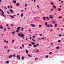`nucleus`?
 <instances>
[{"label": "nucleus", "instance_id": "obj_1", "mask_svg": "<svg viewBox=\"0 0 64 64\" xmlns=\"http://www.w3.org/2000/svg\"><path fill=\"white\" fill-rule=\"evenodd\" d=\"M18 36H20L21 38H22L23 39H24V37H25V35L21 33L20 34V33H18Z\"/></svg>", "mask_w": 64, "mask_h": 64}, {"label": "nucleus", "instance_id": "obj_2", "mask_svg": "<svg viewBox=\"0 0 64 64\" xmlns=\"http://www.w3.org/2000/svg\"><path fill=\"white\" fill-rule=\"evenodd\" d=\"M0 11L2 12V16H3L4 17H6V16L4 15L5 14H4L3 11L1 9H0Z\"/></svg>", "mask_w": 64, "mask_h": 64}, {"label": "nucleus", "instance_id": "obj_3", "mask_svg": "<svg viewBox=\"0 0 64 64\" xmlns=\"http://www.w3.org/2000/svg\"><path fill=\"white\" fill-rule=\"evenodd\" d=\"M49 16L50 17V19H53V18H54V16L53 15H50Z\"/></svg>", "mask_w": 64, "mask_h": 64}, {"label": "nucleus", "instance_id": "obj_4", "mask_svg": "<svg viewBox=\"0 0 64 64\" xmlns=\"http://www.w3.org/2000/svg\"><path fill=\"white\" fill-rule=\"evenodd\" d=\"M39 46V44H36V45H34V47L35 48H36V46Z\"/></svg>", "mask_w": 64, "mask_h": 64}, {"label": "nucleus", "instance_id": "obj_5", "mask_svg": "<svg viewBox=\"0 0 64 64\" xmlns=\"http://www.w3.org/2000/svg\"><path fill=\"white\" fill-rule=\"evenodd\" d=\"M16 57L18 59V60H20V56H19V55H18Z\"/></svg>", "mask_w": 64, "mask_h": 64}, {"label": "nucleus", "instance_id": "obj_6", "mask_svg": "<svg viewBox=\"0 0 64 64\" xmlns=\"http://www.w3.org/2000/svg\"><path fill=\"white\" fill-rule=\"evenodd\" d=\"M30 25L31 26H32L33 27H36V26L35 25L32 24H30Z\"/></svg>", "mask_w": 64, "mask_h": 64}, {"label": "nucleus", "instance_id": "obj_7", "mask_svg": "<svg viewBox=\"0 0 64 64\" xmlns=\"http://www.w3.org/2000/svg\"><path fill=\"white\" fill-rule=\"evenodd\" d=\"M16 5L17 6H20V4L19 3H17L16 4Z\"/></svg>", "mask_w": 64, "mask_h": 64}, {"label": "nucleus", "instance_id": "obj_8", "mask_svg": "<svg viewBox=\"0 0 64 64\" xmlns=\"http://www.w3.org/2000/svg\"><path fill=\"white\" fill-rule=\"evenodd\" d=\"M10 12H11V13H14V12H13V10H12L10 9Z\"/></svg>", "mask_w": 64, "mask_h": 64}, {"label": "nucleus", "instance_id": "obj_9", "mask_svg": "<svg viewBox=\"0 0 64 64\" xmlns=\"http://www.w3.org/2000/svg\"><path fill=\"white\" fill-rule=\"evenodd\" d=\"M9 63V60H8L6 62V64H8Z\"/></svg>", "mask_w": 64, "mask_h": 64}, {"label": "nucleus", "instance_id": "obj_10", "mask_svg": "<svg viewBox=\"0 0 64 64\" xmlns=\"http://www.w3.org/2000/svg\"><path fill=\"white\" fill-rule=\"evenodd\" d=\"M10 17H11V18H14V17L11 16V15H10Z\"/></svg>", "mask_w": 64, "mask_h": 64}, {"label": "nucleus", "instance_id": "obj_11", "mask_svg": "<svg viewBox=\"0 0 64 64\" xmlns=\"http://www.w3.org/2000/svg\"><path fill=\"white\" fill-rule=\"evenodd\" d=\"M0 28L1 29H3V28L2 27V25H1L0 26Z\"/></svg>", "mask_w": 64, "mask_h": 64}, {"label": "nucleus", "instance_id": "obj_12", "mask_svg": "<svg viewBox=\"0 0 64 64\" xmlns=\"http://www.w3.org/2000/svg\"><path fill=\"white\" fill-rule=\"evenodd\" d=\"M13 57V55H10L9 56V58H11V57Z\"/></svg>", "mask_w": 64, "mask_h": 64}, {"label": "nucleus", "instance_id": "obj_13", "mask_svg": "<svg viewBox=\"0 0 64 64\" xmlns=\"http://www.w3.org/2000/svg\"><path fill=\"white\" fill-rule=\"evenodd\" d=\"M26 50V54H28V50Z\"/></svg>", "mask_w": 64, "mask_h": 64}, {"label": "nucleus", "instance_id": "obj_14", "mask_svg": "<svg viewBox=\"0 0 64 64\" xmlns=\"http://www.w3.org/2000/svg\"><path fill=\"white\" fill-rule=\"evenodd\" d=\"M42 18L44 20H45H45H46L45 19H46V17H44L43 18Z\"/></svg>", "mask_w": 64, "mask_h": 64}, {"label": "nucleus", "instance_id": "obj_15", "mask_svg": "<svg viewBox=\"0 0 64 64\" xmlns=\"http://www.w3.org/2000/svg\"><path fill=\"white\" fill-rule=\"evenodd\" d=\"M32 45H35V43H34L33 42H32Z\"/></svg>", "mask_w": 64, "mask_h": 64}, {"label": "nucleus", "instance_id": "obj_16", "mask_svg": "<svg viewBox=\"0 0 64 64\" xmlns=\"http://www.w3.org/2000/svg\"><path fill=\"white\" fill-rule=\"evenodd\" d=\"M58 18L59 19H62V16H59L58 17Z\"/></svg>", "mask_w": 64, "mask_h": 64}, {"label": "nucleus", "instance_id": "obj_17", "mask_svg": "<svg viewBox=\"0 0 64 64\" xmlns=\"http://www.w3.org/2000/svg\"><path fill=\"white\" fill-rule=\"evenodd\" d=\"M56 22L55 21H53L52 22V24H54V23H55Z\"/></svg>", "mask_w": 64, "mask_h": 64}, {"label": "nucleus", "instance_id": "obj_18", "mask_svg": "<svg viewBox=\"0 0 64 64\" xmlns=\"http://www.w3.org/2000/svg\"><path fill=\"white\" fill-rule=\"evenodd\" d=\"M53 7L54 8H55V9H56V6L55 5H54L53 6Z\"/></svg>", "mask_w": 64, "mask_h": 64}, {"label": "nucleus", "instance_id": "obj_19", "mask_svg": "<svg viewBox=\"0 0 64 64\" xmlns=\"http://www.w3.org/2000/svg\"><path fill=\"white\" fill-rule=\"evenodd\" d=\"M20 30H18L16 31V32H17V33H18V32H19V31H20Z\"/></svg>", "mask_w": 64, "mask_h": 64}, {"label": "nucleus", "instance_id": "obj_20", "mask_svg": "<svg viewBox=\"0 0 64 64\" xmlns=\"http://www.w3.org/2000/svg\"><path fill=\"white\" fill-rule=\"evenodd\" d=\"M38 40H41V38L40 37L38 38Z\"/></svg>", "mask_w": 64, "mask_h": 64}, {"label": "nucleus", "instance_id": "obj_21", "mask_svg": "<svg viewBox=\"0 0 64 64\" xmlns=\"http://www.w3.org/2000/svg\"><path fill=\"white\" fill-rule=\"evenodd\" d=\"M21 28V27L20 26H19L18 28H17V29L18 30H19V29H20Z\"/></svg>", "mask_w": 64, "mask_h": 64}, {"label": "nucleus", "instance_id": "obj_22", "mask_svg": "<svg viewBox=\"0 0 64 64\" xmlns=\"http://www.w3.org/2000/svg\"><path fill=\"white\" fill-rule=\"evenodd\" d=\"M56 49H57V50H58V49H59V47L58 46H57L56 47Z\"/></svg>", "mask_w": 64, "mask_h": 64}, {"label": "nucleus", "instance_id": "obj_23", "mask_svg": "<svg viewBox=\"0 0 64 64\" xmlns=\"http://www.w3.org/2000/svg\"><path fill=\"white\" fill-rule=\"evenodd\" d=\"M14 3L15 4H16V0H14Z\"/></svg>", "mask_w": 64, "mask_h": 64}, {"label": "nucleus", "instance_id": "obj_24", "mask_svg": "<svg viewBox=\"0 0 64 64\" xmlns=\"http://www.w3.org/2000/svg\"><path fill=\"white\" fill-rule=\"evenodd\" d=\"M23 16V14H22L21 15V17H22Z\"/></svg>", "mask_w": 64, "mask_h": 64}, {"label": "nucleus", "instance_id": "obj_25", "mask_svg": "<svg viewBox=\"0 0 64 64\" xmlns=\"http://www.w3.org/2000/svg\"><path fill=\"white\" fill-rule=\"evenodd\" d=\"M57 24H55V27L56 28V27H57Z\"/></svg>", "mask_w": 64, "mask_h": 64}, {"label": "nucleus", "instance_id": "obj_26", "mask_svg": "<svg viewBox=\"0 0 64 64\" xmlns=\"http://www.w3.org/2000/svg\"><path fill=\"white\" fill-rule=\"evenodd\" d=\"M16 32H12V34H15Z\"/></svg>", "mask_w": 64, "mask_h": 64}, {"label": "nucleus", "instance_id": "obj_27", "mask_svg": "<svg viewBox=\"0 0 64 64\" xmlns=\"http://www.w3.org/2000/svg\"><path fill=\"white\" fill-rule=\"evenodd\" d=\"M28 56H29V57H30L31 58V57H32V56H30V54H28Z\"/></svg>", "mask_w": 64, "mask_h": 64}, {"label": "nucleus", "instance_id": "obj_28", "mask_svg": "<svg viewBox=\"0 0 64 64\" xmlns=\"http://www.w3.org/2000/svg\"><path fill=\"white\" fill-rule=\"evenodd\" d=\"M38 59V58H35V60H37Z\"/></svg>", "mask_w": 64, "mask_h": 64}, {"label": "nucleus", "instance_id": "obj_29", "mask_svg": "<svg viewBox=\"0 0 64 64\" xmlns=\"http://www.w3.org/2000/svg\"><path fill=\"white\" fill-rule=\"evenodd\" d=\"M49 57V56H46V58H47Z\"/></svg>", "mask_w": 64, "mask_h": 64}, {"label": "nucleus", "instance_id": "obj_30", "mask_svg": "<svg viewBox=\"0 0 64 64\" xmlns=\"http://www.w3.org/2000/svg\"><path fill=\"white\" fill-rule=\"evenodd\" d=\"M58 11H61V9L60 8H58Z\"/></svg>", "mask_w": 64, "mask_h": 64}, {"label": "nucleus", "instance_id": "obj_31", "mask_svg": "<svg viewBox=\"0 0 64 64\" xmlns=\"http://www.w3.org/2000/svg\"><path fill=\"white\" fill-rule=\"evenodd\" d=\"M24 56L22 57V60H24Z\"/></svg>", "mask_w": 64, "mask_h": 64}, {"label": "nucleus", "instance_id": "obj_32", "mask_svg": "<svg viewBox=\"0 0 64 64\" xmlns=\"http://www.w3.org/2000/svg\"><path fill=\"white\" fill-rule=\"evenodd\" d=\"M32 41H34V42H36V41L35 40H34L33 39H32Z\"/></svg>", "mask_w": 64, "mask_h": 64}, {"label": "nucleus", "instance_id": "obj_33", "mask_svg": "<svg viewBox=\"0 0 64 64\" xmlns=\"http://www.w3.org/2000/svg\"><path fill=\"white\" fill-rule=\"evenodd\" d=\"M24 30V28H23V27H22V31H23Z\"/></svg>", "mask_w": 64, "mask_h": 64}, {"label": "nucleus", "instance_id": "obj_34", "mask_svg": "<svg viewBox=\"0 0 64 64\" xmlns=\"http://www.w3.org/2000/svg\"><path fill=\"white\" fill-rule=\"evenodd\" d=\"M8 30H10V28H9V26L8 27Z\"/></svg>", "mask_w": 64, "mask_h": 64}, {"label": "nucleus", "instance_id": "obj_35", "mask_svg": "<svg viewBox=\"0 0 64 64\" xmlns=\"http://www.w3.org/2000/svg\"><path fill=\"white\" fill-rule=\"evenodd\" d=\"M32 37L33 38H35V36H34V35L32 36Z\"/></svg>", "mask_w": 64, "mask_h": 64}, {"label": "nucleus", "instance_id": "obj_36", "mask_svg": "<svg viewBox=\"0 0 64 64\" xmlns=\"http://www.w3.org/2000/svg\"><path fill=\"white\" fill-rule=\"evenodd\" d=\"M51 4H52V5H54V4H53V3L52 2H51Z\"/></svg>", "mask_w": 64, "mask_h": 64}, {"label": "nucleus", "instance_id": "obj_37", "mask_svg": "<svg viewBox=\"0 0 64 64\" xmlns=\"http://www.w3.org/2000/svg\"><path fill=\"white\" fill-rule=\"evenodd\" d=\"M10 50H8V52H7L8 53H9V51H10Z\"/></svg>", "mask_w": 64, "mask_h": 64}, {"label": "nucleus", "instance_id": "obj_38", "mask_svg": "<svg viewBox=\"0 0 64 64\" xmlns=\"http://www.w3.org/2000/svg\"><path fill=\"white\" fill-rule=\"evenodd\" d=\"M63 3V1H62L61 2V3L60 4H62V3Z\"/></svg>", "mask_w": 64, "mask_h": 64}, {"label": "nucleus", "instance_id": "obj_39", "mask_svg": "<svg viewBox=\"0 0 64 64\" xmlns=\"http://www.w3.org/2000/svg\"><path fill=\"white\" fill-rule=\"evenodd\" d=\"M47 22H46L45 23V25H47Z\"/></svg>", "mask_w": 64, "mask_h": 64}, {"label": "nucleus", "instance_id": "obj_40", "mask_svg": "<svg viewBox=\"0 0 64 64\" xmlns=\"http://www.w3.org/2000/svg\"><path fill=\"white\" fill-rule=\"evenodd\" d=\"M7 13H8V14H10V12H7Z\"/></svg>", "mask_w": 64, "mask_h": 64}, {"label": "nucleus", "instance_id": "obj_41", "mask_svg": "<svg viewBox=\"0 0 64 64\" xmlns=\"http://www.w3.org/2000/svg\"><path fill=\"white\" fill-rule=\"evenodd\" d=\"M29 46H32V45L31 44H30L29 45Z\"/></svg>", "mask_w": 64, "mask_h": 64}, {"label": "nucleus", "instance_id": "obj_42", "mask_svg": "<svg viewBox=\"0 0 64 64\" xmlns=\"http://www.w3.org/2000/svg\"><path fill=\"white\" fill-rule=\"evenodd\" d=\"M25 6H26V7H27V4H25Z\"/></svg>", "mask_w": 64, "mask_h": 64}, {"label": "nucleus", "instance_id": "obj_43", "mask_svg": "<svg viewBox=\"0 0 64 64\" xmlns=\"http://www.w3.org/2000/svg\"><path fill=\"white\" fill-rule=\"evenodd\" d=\"M39 27H42V25H40L39 26Z\"/></svg>", "mask_w": 64, "mask_h": 64}, {"label": "nucleus", "instance_id": "obj_44", "mask_svg": "<svg viewBox=\"0 0 64 64\" xmlns=\"http://www.w3.org/2000/svg\"><path fill=\"white\" fill-rule=\"evenodd\" d=\"M58 42H61V40H58Z\"/></svg>", "mask_w": 64, "mask_h": 64}, {"label": "nucleus", "instance_id": "obj_45", "mask_svg": "<svg viewBox=\"0 0 64 64\" xmlns=\"http://www.w3.org/2000/svg\"><path fill=\"white\" fill-rule=\"evenodd\" d=\"M46 19H47V20H49V18H48V17H47Z\"/></svg>", "mask_w": 64, "mask_h": 64}, {"label": "nucleus", "instance_id": "obj_46", "mask_svg": "<svg viewBox=\"0 0 64 64\" xmlns=\"http://www.w3.org/2000/svg\"><path fill=\"white\" fill-rule=\"evenodd\" d=\"M22 46L23 47H24V44H22Z\"/></svg>", "mask_w": 64, "mask_h": 64}, {"label": "nucleus", "instance_id": "obj_47", "mask_svg": "<svg viewBox=\"0 0 64 64\" xmlns=\"http://www.w3.org/2000/svg\"><path fill=\"white\" fill-rule=\"evenodd\" d=\"M13 56H14V57H16V56L15 55V54H14L13 55Z\"/></svg>", "mask_w": 64, "mask_h": 64}, {"label": "nucleus", "instance_id": "obj_48", "mask_svg": "<svg viewBox=\"0 0 64 64\" xmlns=\"http://www.w3.org/2000/svg\"><path fill=\"white\" fill-rule=\"evenodd\" d=\"M50 25V26H49V27H52V25L51 24Z\"/></svg>", "mask_w": 64, "mask_h": 64}, {"label": "nucleus", "instance_id": "obj_49", "mask_svg": "<svg viewBox=\"0 0 64 64\" xmlns=\"http://www.w3.org/2000/svg\"><path fill=\"white\" fill-rule=\"evenodd\" d=\"M47 27H49V24L47 26Z\"/></svg>", "mask_w": 64, "mask_h": 64}, {"label": "nucleus", "instance_id": "obj_50", "mask_svg": "<svg viewBox=\"0 0 64 64\" xmlns=\"http://www.w3.org/2000/svg\"><path fill=\"white\" fill-rule=\"evenodd\" d=\"M4 31H6V29L5 28L4 29Z\"/></svg>", "mask_w": 64, "mask_h": 64}, {"label": "nucleus", "instance_id": "obj_51", "mask_svg": "<svg viewBox=\"0 0 64 64\" xmlns=\"http://www.w3.org/2000/svg\"><path fill=\"white\" fill-rule=\"evenodd\" d=\"M38 51H39V50H36V52H38Z\"/></svg>", "mask_w": 64, "mask_h": 64}, {"label": "nucleus", "instance_id": "obj_52", "mask_svg": "<svg viewBox=\"0 0 64 64\" xmlns=\"http://www.w3.org/2000/svg\"><path fill=\"white\" fill-rule=\"evenodd\" d=\"M51 10L52 11H53V8L51 9Z\"/></svg>", "mask_w": 64, "mask_h": 64}, {"label": "nucleus", "instance_id": "obj_53", "mask_svg": "<svg viewBox=\"0 0 64 64\" xmlns=\"http://www.w3.org/2000/svg\"><path fill=\"white\" fill-rule=\"evenodd\" d=\"M62 36V35H61V34H60L59 35V36L60 37H61V36Z\"/></svg>", "mask_w": 64, "mask_h": 64}, {"label": "nucleus", "instance_id": "obj_54", "mask_svg": "<svg viewBox=\"0 0 64 64\" xmlns=\"http://www.w3.org/2000/svg\"><path fill=\"white\" fill-rule=\"evenodd\" d=\"M52 52H50L49 54H52Z\"/></svg>", "mask_w": 64, "mask_h": 64}, {"label": "nucleus", "instance_id": "obj_55", "mask_svg": "<svg viewBox=\"0 0 64 64\" xmlns=\"http://www.w3.org/2000/svg\"><path fill=\"white\" fill-rule=\"evenodd\" d=\"M11 26H13L14 25H13L12 24L11 25Z\"/></svg>", "mask_w": 64, "mask_h": 64}, {"label": "nucleus", "instance_id": "obj_56", "mask_svg": "<svg viewBox=\"0 0 64 64\" xmlns=\"http://www.w3.org/2000/svg\"><path fill=\"white\" fill-rule=\"evenodd\" d=\"M8 8L9 9V8H10V7H9V6H8Z\"/></svg>", "mask_w": 64, "mask_h": 64}, {"label": "nucleus", "instance_id": "obj_57", "mask_svg": "<svg viewBox=\"0 0 64 64\" xmlns=\"http://www.w3.org/2000/svg\"><path fill=\"white\" fill-rule=\"evenodd\" d=\"M31 39H32V37H30V40H31Z\"/></svg>", "mask_w": 64, "mask_h": 64}, {"label": "nucleus", "instance_id": "obj_58", "mask_svg": "<svg viewBox=\"0 0 64 64\" xmlns=\"http://www.w3.org/2000/svg\"><path fill=\"white\" fill-rule=\"evenodd\" d=\"M42 34H41L40 35V36H42Z\"/></svg>", "mask_w": 64, "mask_h": 64}, {"label": "nucleus", "instance_id": "obj_59", "mask_svg": "<svg viewBox=\"0 0 64 64\" xmlns=\"http://www.w3.org/2000/svg\"><path fill=\"white\" fill-rule=\"evenodd\" d=\"M4 8H5V9H7V8H6V7H4Z\"/></svg>", "mask_w": 64, "mask_h": 64}, {"label": "nucleus", "instance_id": "obj_60", "mask_svg": "<svg viewBox=\"0 0 64 64\" xmlns=\"http://www.w3.org/2000/svg\"><path fill=\"white\" fill-rule=\"evenodd\" d=\"M4 42H6V40H5L4 41Z\"/></svg>", "mask_w": 64, "mask_h": 64}, {"label": "nucleus", "instance_id": "obj_61", "mask_svg": "<svg viewBox=\"0 0 64 64\" xmlns=\"http://www.w3.org/2000/svg\"><path fill=\"white\" fill-rule=\"evenodd\" d=\"M42 40H44V38H42Z\"/></svg>", "mask_w": 64, "mask_h": 64}, {"label": "nucleus", "instance_id": "obj_62", "mask_svg": "<svg viewBox=\"0 0 64 64\" xmlns=\"http://www.w3.org/2000/svg\"><path fill=\"white\" fill-rule=\"evenodd\" d=\"M51 44H52V45H53V43L52 42L51 43Z\"/></svg>", "mask_w": 64, "mask_h": 64}, {"label": "nucleus", "instance_id": "obj_63", "mask_svg": "<svg viewBox=\"0 0 64 64\" xmlns=\"http://www.w3.org/2000/svg\"><path fill=\"white\" fill-rule=\"evenodd\" d=\"M12 42H14V40H12Z\"/></svg>", "mask_w": 64, "mask_h": 64}, {"label": "nucleus", "instance_id": "obj_64", "mask_svg": "<svg viewBox=\"0 0 64 64\" xmlns=\"http://www.w3.org/2000/svg\"><path fill=\"white\" fill-rule=\"evenodd\" d=\"M6 48H7V46H6V47L4 48V49H6Z\"/></svg>", "mask_w": 64, "mask_h": 64}]
</instances>
